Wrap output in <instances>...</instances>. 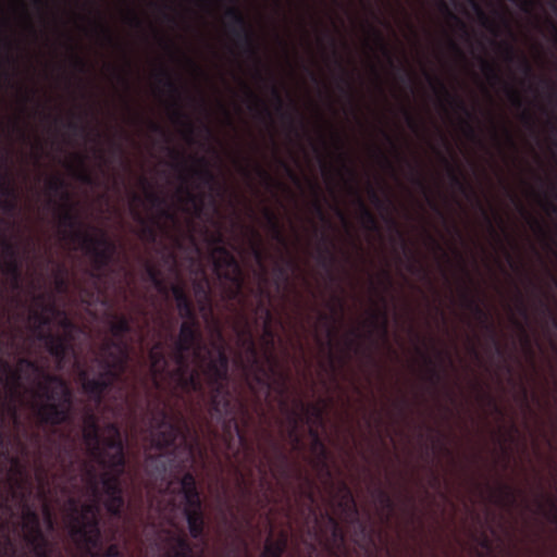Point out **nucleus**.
I'll use <instances>...</instances> for the list:
<instances>
[{"label": "nucleus", "mask_w": 557, "mask_h": 557, "mask_svg": "<svg viewBox=\"0 0 557 557\" xmlns=\"http://www.w3.org/2000/svg\"><path fill=\"white\" fill-rule=\"evenodd\" d=\"M322 419V410L315 405H307L302 400H296L295 408L287 410V421L289 423V437L293 440L295 445L300 443L298 435L299 424L302 422L310 423L311 419Z\"/></svg>", "instance_id": "19"}, {"label": "nucleus", "mask_w": 557, "mask_h": 557, "mask_svg": "<svg viewBox=\"0 0 557 557\" xmlns=\"http://www.w3.org/2000/svg\"><path fill=\"white\" fill-rule=\"evenodd\" d=\"M168 541L170 544L165 557H195L193 546L186 535L168 532Z\"/></svg>", "instance_id": "27"}, {"label": "nucleus", "mask_w": 557, "mask_h": 557, "mask_svg": "<svg viewBox=\"0 0 557 557\" xmlns=\"http://www.w3.org/2000/svg\"><path fill=\"white\" fill-rule=\"evenodd\" d=\"M445 41H446V46L448 47V49L450 51L456 52V53L460 52V47H459L458 42L450 35H448V34L445 35Z\"/></svg>", "instance_id": "63"}, {"label": "nucleus", "mask_w": 557, "mask_h": 557, "mask_svg": "<svg viewBox=\"0 0 557 557\" xmlns=\"http://www.w3.org/2000/svg\"><path fill=\"white\" fill-rule=\"evenodd\" d=\"M61 336H50L47 343L51 354L57 357L64 356L70 350V313L66 310L61 319Z\"/></svg>", "instance_id": "24"}, {"label": "nucleus", "mask_w": 557, "mask_h": 557, "mask_svg": "<svg viewBox=\"0 0 557 557\" xmlns=\"http://www.w3.org/2000/svg\"><path fill=\"white\" fill-rule=\"evenodd\" d=\"M144 271H145V278L148 282H150L152 285L156 284L158 281H160L163 277L162 270L160 269V267L150 260H145Z\"/></svg>", "instance_id": "46"}, {"label": "nucleus", "mask_w": 557, "mask_h": 557, "mask_svg": "<svg viewBox=\"0 0 557 557\" xmlns=\"http://www.w3.org/2000/svg\"><path fill=\"white\" fill-rule=\"evenodd\" d=\"M549 510L545 512L546 517L557 524V500L548 498Z\"/></svg>", "instance_id": "61"}, {"label": "nucleus", "mask_w": 557, "mask_h": 557, "mask_svg": "<svg viewBox=\"0 0 557 557\" xmlns=\"http://www.w3.org/2000/svg\"><path fill=\"white\" fill-rule=\"evenodd\" d=\"M321 519L326 521L330 528V539L325 542V547L331 554H335L336 549H339L345 542V533L341 527L338 519L332 513L324 511L320 513Z\"/></svg>", "instance_id": "23"}, {"label": "nucleus", "mask_w": 557, "mask_h": 557, "mask_svg": "<svg viewBox=\"0 0 557 557\" xmlns=\"http://www.w3.org/2000/svg\"><path fill=\"white\" fill-rule=\"evenodd\" d=\"M140 184L145 191V199L151 208L158 210L159 208L166 205V199L152 189L151 184L146 177L140 178Z\"/></svg>", "instance_id": "35"}, {"label": "nucleus", "mask_w": 557, "mask_h": 557, "mask_svg": "<svg viewBox=\"0 0 557 557\" xmlns=\"http://www.w3.org/2000/svg\"><path fill=\"white\" fill-rule=\"evenodd\" d=\"M237 0H231L232 5L224 11V28L231 45L243 51H252L256 48V33L249 21L236 5Z\"/></svg>", "instance_id": "13"}, {"label": "nucleus", "mask_w": 557, "mask_h": 557, "mask_svg": "<svg viewBox=\"0 0 557 557\" xmlns=\"http://www.w3.org/2000/svg\"><path fill=\"white\" fill-rule=\"evenodd\" d=\"M440 157H441L442 162L445 164V166L447 169L448 176L451 181V184L455 187H457L458 189H460L461 191H466L467 185H466L463 178L461 177V175L459 174V172L457 171V169L448 161V159L445 156H443L441 153Z\"/></svg>", "instance_id": "40"}, {"label": "nucleus", "mask_w": 557, "mask_h": 557, "mask_svg": "<svg viewBox=\"0 0 557 557\" xmlns=\"http://www.w3.org/2000/svg\"><path fill=\"white\" fill-rule=\"evenodd\" d=\"M157 212H158V215L150 216L149 219H158L160 223H161V219H164V220H168V221H171V222H176V215H175L174 212H172L168 208V203L165 206L159 208L157 210Z\"/></svg>", "instance_id": "53"}, {"label": "nucleus", "mask_w": 557, "mask_h": 557, "mask_svg": "<svg viewBox=\"0 0 557 557\" xmlns=\"http://www.w3.org/2000/svg\"><path fill=\"white\" fill-rule=\"evenodd\" d=\"M442 9L446 12L448 17L455 22L456 26L458 27L459 32L461 33V38L467 42H471V34H470L468 25L460 17H458L455 13H453L446 3H444V2L442 3Z\"/></svg>", "instance_id": "42"}, {"label": "nucleus", "mask_w": 557, "mask_h": 557, "mask_svg": "<svg viewBox=\"0 0 557 557\" xmlns=\"http://www.w3.org/2000/svg\"><path fill=\"white\" fill-rule=\"evenodd\" d=\"M249 98L251 100L252 107L255 109H260L268 117L270 116V111L267 108L265 103L262 99H260L256 94L252 91H249Z\"/></svg>", "instance_id": "55"}, {"label": "nucleus", "mask_w": 557, "mask_h": 557, "mask_svg": "<svg viewBox=\"0 0 557 557\" xmlns=\"http://www.w3.org/2000/svg\"><path fill=\"white\" fill-rule=\"evenodd\" d=\"M462 300L467 309L471 310L476 319L487 329L493 331V324L490 323V314L483 307L469 295L468 292L462 294Z\"/></svg>", "instance_id": "31"}, {"label": "nucleus", "mask_w": 557, "mask_h": 557, "mask_svg": "<svg viewBox=\"0 0 557 557\" xmlns=\"http://www.w3.org/2000/svg\"><path fill=\"white\" fill-rule=\"evenodd\" d=\"M250 233L252 236V239L250 242V248H251L252 255H253L256 261L260 265H262L263 261H264V252L261 247V236H260L259 232L255 228H251Z\"/></svg>", "instance_id": "43"}, {"label": "nucleus", "mask_w": 557, "mask_h": 557, "mask_svg": "<svg viewBox=\"0 0 557 557\" xmlns=\"http://www.w3.org/2000/svg\"><path fill=\"white\" fill-rule=\"evenodd\" d=\"M213 247L210 253L213 270L221 281L228 286L225 288V296L228 300H236L242 297L245 284L243 269L235 256L223 245V236L218 234L212 237Z\"/></svg>", "instance_id": "11"}, {"label": "nucleus", "mask_w": 557, "mask_h": 557, "mask_svg": "<svg viewBox=\"0 0 557 557\" xmlns=\"http://www.w3.org/2000/svg\"><path fill=\"white\" fill-rule=\"evenodd\" d=\"M175 480L180 483L178 493L183 496V515L186 519L189 534L195 540H203L207 524L196 476L191 471H186L181 478H175Z\"/></svg>", "instance_id": "12"}, {"label": "nucleus", "mask_w": 557, "mask_h": 557, "mask_svg": "<svg viewBox=\"0 0 557 557\" xmlns=\"http://www.w3.org/2000/svg\"><path fill=\"white\" fill-rule=\"evenodd\" d=\"M166 149H168L171 158L176 161L175 166L180 168L182 170H185L187 168V165H186V159H185L184 153L174 148L166 147Z\"/></svg>", "instance_id": "54"}, {"label": "nucleus", "mask_w": 557, "mask_h": 557, "mask_svg": "<svg viewBox=\"0 0 557 557\" xmlns=\"http://www.w3.org/2000/svg\"><path fill=\"white\" fill-rule=\"evenodd\" d=\"M263 218L267 222V226L269 230L274 225L281 224L276 213L269 208H264Z\"/></svg>", "instance_id": "57"}, {"label": "nucleus", "mask_w": 557, "mask_h": 557, "mask_svg": "<svg viewBox=\"0 0 557 557\" xmlns=\"http://www.w3.org/2000/svg\"><path fill=\"white\" fill-rule=\"evenodd\" d=\"M357 201L360 208V214L363 226L369 231H379V223L375 215L371 212V210L366 206V203L359 196H357Z\"/></svg>", "instance_id": "37"}, {"label": "nucleus", "mask_w": 557, "mask_h": 557, "mask_svg": "<svg viewBox=\"0 0 557 557\" xmlns=\"http://www.w3.org/2000/svg\"><path fill=\"white\" fill-rule=\"evenodd\" d=\"M132 213L134 220L139 224V238L148 245L157 244L159 231L163 230L162 223H160L158 219L144 216L137 208L132 209Z\"/></svg>", "instance_id": "21"}, {"label": "nucleus", "mask_w": 557, "mask_h": 557, "mask_svg": "<svg viewBox=\"0 0 557 557\" xmlns=\"http://www.w3.org/2000/svg\"><path fill=\"white\" fill-rule=\"evenodd\" d=\"M336 150H337V159L341 163L342 172L347 173L349 176L355 177V170L348 163V157L344 149V143L339 136L335 138Z\"/></svg>", "instance_id": "41"}, {"label": "nucleus", "mask_w": 557, "mask_h": 557, "mask_svg": "<svg viewBox=\"0 0 557 557\" xmlns=\"http://www.w3.org/2000/svg\"><path fill=\"white\" fill-rule=\"evenodd\" d=\"M367 35L369 41H372L381 47L385 46V38L383 33L372 24L367 23Z\"/></svg>", "instance_id": "49"}, {"label": "nucleus", "mask_w": 557, "mask_h": 557, "mask_svg": "<svg viewBox=\"0 0 557 557\" xmlns=\"http://www.w3.org/2000/svg\"><path fill=\"white\" fill-rule=\"evenodd\" d=\"M132 325L131 317L114 315L110 323L114 339L103 342L95 359V368L82 374V388L88 401L83 420V437L89 457L84 463L85 485L87 472L91 469L98 473H124L125 455L120 428L115 422H107L101 428L100 413L108 408L103 403L104 395L115 385H120L121 391L128 385L125 377L128 354L123 338L132 332Z\"/></svg>", "instance_id": "2"}, {"label": "nucleus", "mask_w": 557, "mask_h": 557, "mask_svg": "<svg viewBox=\"0 0 557 557\" xmlns=\"http://www.w3.org/2000/svg\"><path fill=\"white\" fill-rule=\"evenodd\" d=\"M258 309L262 310L265 315L262 339L268 349V352L265 354V359L267 362L269 363V367L267 368L263 363L259 361L258 349L249 330L245 331L246 336L243 339V345L246 347L247 352L251 357L252 363L256 366L258 370V373L255 375L256 383L264 387L267 389V393H269L273 385V376L278 375L281 380V382L278 383V388L280 394L282 395L286 391V376L282 373H278L277 360L272 352L275 343V333L271 326L272 313L268 308H265L262 301L259 304Z\"/></svg>", "instance_id": "9"}, {"label": "nucleus", "mask_w": 557, "mask_h": 557, "mask_svg": "<svg viewBox=\"0 0 557 557\" xmlns=\"http://www.w3.org/2000/svg\"><path fill=\"white\" fill-rule=\"evenodd\" d=\"M0 371L5 376V386L10 393H14L21 386V371L13 369L8 362H0Z\"/></svg>", "instance_id": "33"}, {"label": "nucleus", "mask_w": 557, "mask_h": 557, "mask_svg": "<svg viewBox=\"0 0 557 557\" xmlns=\"http://www.w3.org/2000/svg\"><path fill=\"white\" fill-rule=\"evenodd\" d=\"M74 389L72 388V425L74 424ZM75 463V436L72 434V557H123L117 544L104 547L101 534L102 506L115 519H121L125 506L121 476L123 474L87 472L85 485L88 499L79 508L75 497L77 475Z\"/></svg>", "instance_id": "4"}, {"label": "nucleus", "mask_w": 557, "mask_h": 557, "mask_svg": "<svg viewBox=\"0 0 557 557\" xmlns=\"http://www.w3.org/2000/svg\"><path fill=\"white\" fill-rule=\"evenodd\" d=\"M83 245L90 264V275L98 282L106 281L112 272L119 246L100 225H89L83 234Z\"/></svg>", "instance_id": "10"}, {"label": "nucleus", "mask_w": 557, "mask_h": 557, "mask_svg": "<svg viewBox=\"0 0 557 557\" xmlns=\"http://www.w3.org/2000/svg\"><path fill=\"white\" fill-rule=\"evenodd\" d=\"M369 198L377 209L386 210V202L379 196L373 187L369 188Z\"/></svg>", "instance_id": "58"}, {"label": "nucleus", "mask_w": 557, "mask_h": 557, "mask_svg": "<svg viewBox=\"0 0 557 557\" xmlns=\"http://www.w3.org/2000/svg\"><path fill=\"white\" fill-rule=\"evenodd\" d=\"M361 337V333L357 329H352L349 336L345 341V346L350 351L357 344V339Z\"/></svg>", "instance_id": "59"}, {"label": "nucleus", "mask_w": 557, "mask_h": 557, "mask_svg": "<svg viewBox=\"0 0 557 557\" xmlns=\"http://www.w3.org/2000/svg\"><path fill=\"white\" fill-rule=\"evenodd\" d=\"M421 355H422V357L424 359V362L429 367V372H430L429 380H430V382L433 383V384H437L440 382V380H441V375H440L438 371L435 369V366H434L432 359L428 355H425V354L421 352Z\"/></svg>", "instance_id": "50"}, {"label": "nucleus", "mask_w": 557, "mask_h": 557, "mask_svg": "<svg viewBox=\"0 0 557 557\" xmlns=\"http://www.w3.org/2000/svg\"><path fill=\"white\" fill-rule=\"evenodd\" d=\"M57 313L54 298L51 294L40 293L33 297L28 319L35 327L47 325Z\"/></svg>", "instance_id": "20"}, {"label": "nucleus", "mask_w": 557, "mask_h": 557, "mask_svg": "<svg viewBox=\"0 0 557 557\" xmlns=\"http://www.w3.org/2000/svg\"><path fill=\"white\" fill-rule=\"evenodd\" d=\"M401 160L409 166L411 173H412V176H413V182L421 188L425 189V185H424V182L423 180H421L420 177H418V174H417V169L407 160L405 159L404 157H401Z\"/></svg>", "instance_id": "62"}, {"label": "nucleus", "mask_w": 557, "mask_h": 557, "mask_svg": "<svg viewBox=\"0 0 557 557\" xmlns=\"http://www.w3.org/2000/svg\"><path fill=\"white\" fill-rule=\"evenodd\" d=\"M376 498L383 510L387 511L386 519H389L391 515L395 510V502L392 496L383 488H377Z\"/></svg>", "instance_id": "45"}, {"label": "nucleus", "mask_w": 557, "mask_h": 557, "mask_svg": "<svg viewBox=\"0 0 557 557\" xmlns=\"http://www.w3.org/2000/svg\"><path fill=\"white\" fill-rule=\"evenodd\" d=\"M172 295L176 301L178 314L182 319H191L196 314L194 304L181 283L171 285Z\"/></svg>", "instance_id": "26"}, {"label": "nucleus", "mask_w": 557, "mask_h": 557, "mask_svg": "<svg viewBox=\"0 0 557 557\" xmlns=\"http://www.w3.org/2000/svg\"><path fill=\"white\" fill-rule=\"evenodd\" d=\"M10 9L15 14L16 25L26 32L33 30V21L24 0H10Z\"/></svg>", "instance_id": "29"}, {"label": "nucleus", "mask_w": 557, "mask_h": 557, "mask_svg": "<svg viewBox=\"0 0 557 557\" xmlns=\"http://www.w3.org/2000/svg\"><path fill=\"white\" fill-rule=\"evenodd\" d=\"M124 22L135 29L144 40H148L149 37H152L157 41L164 40V36L161 32L152 23L146 25L145 21L134 10H127Z\"/></svg>", "instance_id": "22"}, {"label": "nucleus", "mask_w": 557, "mask_h": 557, "mask_svg": "<svg viewBox=\"0 0 557 557\" xmlns=\"http://www.w3.org/2000/svg\"><path fill=\"white\" fill-rule=\"evenodd\" d=\"M0 271L10 280L12 288H18L22 274L18 248L7 236L5 230H0Z\"/></svg>", "instance_id": "17"}, {"label": "nucleus", "mask_w": 557, "mask_h": 557, "mask_svg": "<svg viewBox=\"0 0 557 557\" xmlns=\"http://www.w3.org/2000/svg\"><path fill=\"white\" fill-rule=\"evenodd\" d=\"M153 287L164 298H168L169 295L172 294L171 286H169L166 284L164 277H162L160 281H158L156 284H153Z\"/></svg>", "instance_id": "60"}, {"label": "nucleus", "mask_w": 557, "mask_h": 557, "mask_svg": "<svg viewBox=\"0 0 557 557\" xmlns=\"http://www.w3.org/2000/svg\"><path fill=\"white\" fill-rule=\"evenodd\" d=\"M519 1V8L525 12V13H531L532 12V8L534 5V1L533 0H518Z\"/></svg>", "instance_id": "64"}, {"label": "nucleus", "mask_w": 557, "mask_h": 557, "mask_svg": "<svg viewBox=\"0 0 557 557\" xmlns=\"http://www.w3.org/2000/svg\"><path fill=\"white\" fill-rule=\"evenodd\" d=\"M148 359L151 384L156 392L144 383L148 398L145 409L152 429L151 445L160 453L146 457L144 470L147 475L146 487L150 507L157 504L158 511L163 512L166 506L162 504L161 498L173 493L171 471L184 470L195 462L197 451L203 457L206 449L200 447L198 438L189 440L188 421L180 411L171 414L170 404L163 398L162 393L183 399L184 396L194 393L203 395L205 389L200 377L196 376L194 384H189L188 377L181 379L174 374L175 368H169L162 342L152 345Z\"/></svg>", "instance_id": "1"}, {"label": "nucleus", "mask_w": 557, "mask_h": 557, "mask_svg": "<svg viewBox=\"0 0 557 557\" xmlns=\"http://www.w3.org/2000/svg\"><path fill=\"white\" fill-rule=\"evenodd\" d=\"M22 531L27 545H29L36 556L47 557L48 543L41 531L39 516L30 508L22 512Z\"/></svg>", "instance_id": "18"}, {"label": "nucleus", "mask_w": 557, "mask_h": 557, "mask_svg": "<svg viewBox=\"0 0 557 557\" xmlns=\"http://www.w3.org/2000/svg\"><path fill=\"white\" fill-rule=\"evenodd\" d=\"M287 542L288 536L286 532H282L276 540L268 539L260 557H282L286 550Z\"/></svg>", "instance_id": "30"}, {"label": "nucleus", "mask_w": 557, "mask_h": 557, "mask_svg": "<svg viewBox=\"0 0 557 557\" xmlns=\"http://www.w3.org/2000/svg\"><path fill=\"white\" fill-rule=\"evenodd\" d=\"M62 523L64 533L70 534V499L64 500L62 506Z\"/></svg>", "instance_id": "56"}, {"label": "nucleus", "mask_w": 557, "mask_h": 557, "mask_svg": "<svg viewBox=\"0 0 557 557\" xmlns=\"http://www.w3.org/2000/svg\"><path fill=\"white\" fill-rule=\"evenodd\" d=\"M122 401L133 411L137 408L143 407L141 400L139 398V391L136 384L132 385L131 392H125L121 395Z\"/></svg>", "instance_id": "44"}, {"label": "nucleus", "mask_w": 557, "mask_h": 557, "mask_svg": "<svg viewBox=\"0 0 557 557\" xmlns=\"http://www.w3.org/2000/svg\"><path fill=\"white\" fill-rule=\"evenodd\" d=\"M495 503L503 507H510L516 502L515 491L509 485H502L494 494Z\"/></svg>", "instance_id": "39"}, {"label": "nucleus", "mask_w": 557, "mask_h": 557, "mask_svg": "<svg viewBox=\"0 0 557 557\" xmlns=\"http://www.w3.org/2000/svg\"><path fill=\"white\" fill-rule=\"evenodd\" d=\"M193 160L198 165L191 169L193 176L197 177L202 184L207 185L212 191L218 190L221 185L218 177L210 168V163L205 157H193Z\"/></svg>", "instance_id": "25"}, {"label": "nucleus", "mask_w": 557, "mask_h": 557, "mask_svg": "<svg viewBox=\"0 0 557 557\" xmlns=\"http://www.w3.org/2000/svg\"><path fill=\"white\" fill-rule=\"evenodd\" d=\"M535 27L557 49V24L553 20L546 21L547 33L543 30L540 24L536 22Z\"/></svg>", "instance_id": "47"}, {"label": "nucleus", "mask_w": 557, "mask_h": 557, "mask_svg": "<svg viewBox=\"0 0 557 557\" xmlns=\"http://www.w3.org/2000/svg\"><path fill=\"white\" fill-rule=\"evenodd\" d=\"M310 448H311V451L315 455L318 463L326 469L330 453L320 436H315L314 441H311Z\"/></svg>", "instance_id": "38"}, {"label": "nucleus", "mask_w": 557, "mask_h": 557, "mask_svg": "<svg viewBox=\"0 0 557 557\" xmlns=\"http://www.w3.org/2000/svg\"><path fill=\"white\" fill-rule=\"evenodd\" d=\"M181 190L185 195V202L190 205L194 209V214L196 218H200L203 214L205 210V194H195L189 188H181Z\"/></svg>", "instance_id": "36"}, {"label": "nucleus", "mask_w": 557, "mask_h": 557, "mask_svg": "<svg viewBox=\"0 0 557 557\" xmlns=\"http://www.w3.org/2000/svg\"><path fill=\"white\" fill-rule=\"evenodd\" d=\"M341 499L338 500V507L354 516L355 519L358 515L357 505L354 498V495L346 483H341L339 485Z\"/></svg>", "instance_id": "32"}, {"label": "nucleus", "mask_w": 557, "mask_h": 557, "mask_svg": "<svg viewBox=\"0 0 557 557\" xmlns=\"http://www.w3.org/2000/svg\"><path fill=\"white\" fill-rule=\"evenodd\" d=\"M77 0H72V71L75 70H292V67H116V66H103V67H87L82 64L81 58L77 51Z\"/></svg>", "instance_id": "16"}, {"label": "nucleus", "mask_w": 557, "mask_h": 557, "mask_svg": "<svg viewBox=\"0 0 557 557\" xmlns=\"http://www.w3.org/2000/svg\"><path fill=\"white\" fill-rule=\"evenodd\" d=\"M271 237L277 242L281 246L286 247L287 240L283 232V227L281 224L272 226L270 230Z\"/></svg>", "instance_id": "51"}, {"label": "nucleus", "mask_w": 557, "mask_h": 557, "mask_svg": "<svg viewBox=\"0 0 557 557\" xmlns=\"http://www.w3.org/2000/svg\"><path fill=\"white\" fill-rule=\"evenodd\" d=\"M32 409L40 424L57 425L70 420V382L46 376L34 392Z\"/></svg>", "instance_id": "8"}, {"label": "nucleus", "mask_w": 557, "mask_h": 557, "mask_svg": "<svg viewBox=\"0 0 557 557\" xmlns=\"http://www.w3.org/2000/svg\"><path fill=\"white\" fill-rule=\"evenodd\" d=\"M83 72H72V307L74 306V292L76 289V274L74 271L76 257L77 235V206L75 183L82 182L90 189H99L106 185L109 168L114 156H123V148L112 136L104 132L108 126L107 116L111 115V101L107 95L106 88L98 82H90L84 92L85 109L84 114L86 123L84 132L89 143V152L92 158V165L84 166L81 171L77 169L78 152L76 151L75 137L78 133L77 125V98L79 74ZM88 74H98V72H87ZM107 72H99L106 74ZM110 74H133L134 72H109ZM149 74H185V72H148ZM212 72H186V74H211ZM220 74H280L281 72H219ZM290 74V72H285ZM77 325L72 318V376L78 368L77 352L74 347V332Z\"/></svg>", "instance_id": "3"}, {"label": "nucleus", "mask_w": 557, "mask_h": 557, "mask_svg": "<svg viewBox=\"0 0 557 557\" xmlns=\"http://www.w3.org/2000/svg\"><path fill=\"white\" fill-rule=\"evenodd\" d=\"M193 287L200 310L209 309L211 306L210 283L202 270L201 277L193 282Z\"/></svg>", "instance_id": "28"}, {"label": "nucleus", "mask_w": 557, "mask_h": 557, "mask_svg": "<svg viewBox=\"0 0 557 557\" xmlns=\"http://www.w3.org/2000/svg\"><path fill=\"white\" fill-rule=\"evenodd\" d=\"M323 239L325 243L323 246L319 247L318 261L323 269L330 271L336 262V257L332 250L334 245L326 237H323Z\"/></svg>", "instance_id": "34"}, {"label": "nucleus", "mask_w": 557, "mask_h": 557, "mask_svg": "<svg viewBox=\"0 0 557 557\" xmlns=\"http://www.w3.org/2000/svg\"><path fill=\"white\" fill-rule=\"evenodd\" d=\"M221 350L225 352L221 345L214 346L212 350L202 345L197 315L184 319L172 354L176 364L174 374L181 379L188 377L189 384H194L195 377H200L201 372L205 374L207 363L216 358Z\"/></svg>", "instance_id": "7"}, {"label": "nucleus", "mask_w": 557, "mask_h": 557, "mask_svg": "<svg viewBox=\"0 0 557 557\" xmlns=\"http://www.w3.org/2000/svg\"><path fill=\"white\" fill-rule=\"evenodd\" d=\"M474 10L480 24L492 35V44L498 48L512 51V41L516 40V34L510 21L499 12H496L498 21L490 17L476 0H468Z\"/></svg>", "instance_id": "14"}, {"label": "nucleus", "mask_w": 557, "mask_h": 557, "mask_svg": "<svg viewBox=\"0 0 557 557\" xmlns=\"http://www.w3.org/2000/svg\"><path fill=\"white\" fill-rule=\"evenodd\" d=\"M370 324L373 327L380 326L383 335H387V314L385 311L373 312Z\"/></svg>", "instance_id": "48"}, {"label": "nucleus", "mask_w": 557, "mask_h": 557, "mask_svg": "<svg viewBox=\"0 0 557 557\" xmlns=\"http://www.w3.org/2000/svg\"><path fill=\"white\" fill-rule=\"evenodd\" d=\"M103 0H89L87 30L91 40L99 47H110L116 41V34L102 9Z\"/></svg>", "instance_id": "15"}, {"label": "nucleus", "mask_w": 557, "mask_h": 557, "mask_svg": "<svg viewBox=\"0 0 557 557\" xmlns=\"http://www.w3.org/2000/svg\"><path fill=\"white\" fill-rule=\"evenodd\" d=\"M33 74L37 76H55L61 85V143L62 177H49L45 186L49 191H61L60 235L64 251L70 249V72H0V76Z\"/></svg>", "instance_id": "6"}, {"label": "nucleus", "mask_w": 557, "mask_h": 557, "mask_svg": "<svg viewBox=\"0 0 557 557\" xmlns=\"http://www.w3.org/2000/svg\"><path fill=\"white\" fill-rule=\"evenodd\" d=\"M230 359L223 350L211 359L205 369V376L210 387L209 411L213 419L222 425L224 443L230 448L235 438L242 446L248 443L247 436L239 425L228 388Z\"/></svg>", "instance_id": "5"}, {"label": "nucleus", "mask_w": 557, "mask_h": 557, "mask_svg": "<svg viewBox=\"0 0 557 557\" xmlns=\"http://www.w3.org/2000/svg\"><path fill=\"white\" fill-rule=\"evenodd\" d=\"M174 115L177 120L184 121L187 127V138L189 143H193L194 140V124L187 119V116L184 114V112L181 109H176L174 111Z\"/></svg>", "instance_id": "52"}]
</instances>
